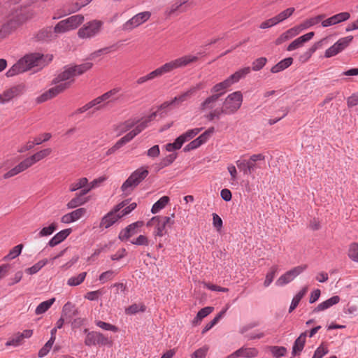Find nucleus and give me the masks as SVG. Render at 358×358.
<instances>
[{
	"label": "nucleus",
	"mask_w": 358,
	"mask_h": 358,
	"mask_svg": "<svg viewBox=\"0 0 358 358\" xmlns=\"http://www.w3.org/2000/svg\"><path fill=\"white\" fill-rule=\"evenodd\" d=\"M62 313L65 315H69V317H73V316L77 315L78 313V311L74 305H73L71 302H67L63 306Z\"/></svg>",
	"instance_id": "09e8293b"
},
{
	"label": "nucleus",
	"mask_w": 358,
	"mask_h": 358,
	"mask_svg": "<svg viewBox=\"0 0 358 358\" xmlns=\"http://www.w3.org/2000/svg\"><path fill=\"white\" fill-rule=\"evenodd\" d=\"M87 202V199L81 198L80 196H76L73 198L71 200H70L67 204V208L69 209H73L76 208L78 206H82L85 204Z\"/></svg>",
	"instance_id": "603ef678"
},
{
	"label": "nucleus",
	"mask_w": 358,
	"mask_h": 358,
	"mask_svg": "<svg viewBox=\"0 0 358 358\" xmlns=\"http://www.w3.org/2000/svg\"><path fill=\"white\" fill-rule=\"evenodd\" d=\"M219 98L216 95L211 94L206 97L200 104V109L203 112H208L204 116L207 120V116L215 108H217V103Z\"/></svg>",
	"instance_id": "a211bd4d"
},
{
	"label": "nucleus",
	"mask_w": 358,
	"mask_h": 358,
	"mask_svg": "<svg viewBox=\"0 0 358 358\" xmlns=\"http://www.w3.org/2000/svg\"><path fill=\"white\" fill-rule=\"evenodd\" d=\"M143 224V221H137L130 224L120 232L118 238L122 241L128 240L130 237L138 234Z\"/></svg>",
	"instance_id": "f3484780"
},
{
	"label": "nucleus",
	"mask_w": 358,
	"mask_h": 358,
	"mask_svg": "<svg viewBox=\"0 0 358 358\" xmlns=\"http://www.w3.org/2000/svg\"><path fill=\"white\" fill-rule=\"evenodd\" d=\"M250 72V67H244L238 71H236L234 73L231 74L230 76L227 78L231 85L235 83H237L241 79L245 77Z\"/></svg>",
	"instance_id": "cd10ccee"
},
{
	"label": "nucleus",
	"mask_w": 358,
	"mask_h": 358,
	"mask_svg": "<svg viewBox=\"0 0 358 358\" xmlns=\"http://www.w3.org/2000/svg\"><path fill=\"white\" fill-rule=\"evenodd\" d=\"M174 217V213H172L171 216H155L147 222V226H155L153 235L162 237L166 234V227H171L173 225Z\"/></svg>",
	"instance_id": "0eeeda50"
},
{
	"label": "nucleus",
	"mask_w": 358,
	"mask_h": 358,
	"mask_svg": "<svg viewBox=\"0 0 358 358\" xmlns=\"http://www.w3.org/2000/svg\"><path fill=\"white\" fill-rule=\"evenodd\" d=\"M240 356L244 358H254L258 356L259 350L253 347H241L238 349Z\"/></svg>",
	"instance_id": "c9c22d12"
},
{
	"label": "nucleus",
	"mask_w": 358,
	"mask_h": 358,
	"mask_svg": "<svg viewBox=\"0 0 358 358\" xmlns=\"http://www.w3.org/2000/svg\"><path fill=\"white\" fill-rule=\"evenodd\" d=\"M71 229H66L57 233L48 242L50 247H55L64 241L71 234Z\"/></svg>",
	"instance_id": "a878e982"
},
{
	"label": "nucleus",
	"mask_w": 358,
	"mask_h": 358,
	"mask_svg": "<svg viewBox=\"0 0 358 358\" xmlns=\"http://www.w3.org/2000/svg\"><path fill=\"white\" fill-rule=\"evenodd\" d=\"M201 128H194L187 130L179 136L173 143H170L166 145V150L168 152H172L175 150L180 149L182 145L196 136L201 130Z\"/></svg>",
	"instance_id": "f8f14e48"
},
{
	"label": "nucleus",
	"mask_w": 358,
	"mask_h": 358,
	"mask_svg": "<svg viewBox=\"0 0 358 358\" xmlns=\"http://www.w3.org/2000/svg\"><path fill=\"white\" fill-rule=\"evenodd\" d=\"M348 255L351 260L358 262V243H352L349 245Z\"/></svg>",
	"instance_id": "3c124183"
},
{
	"label": "nucleus",
	"mask_w": 358,
	"mask_h": 358,
	"mask_svg": "<svg viewBox=\"0 0 358 358\" xmlns=\"http://www.w3.org/2000/svg\"><path fill=\"white\" fill-rule=\"evenodd\" d=\"M177 157V154L172 153L164 157L159 164V168L162 169L171 164Z\"/></svg>",
	"instance_id": "4d7b16f0"
},
{
	"label": "nucleus",
	"mask_w": 358,
	"mask_h": 358,
	"mask_svg": "<svg viewBox=\"0 0 358 358\" xmlns=\"http://www.w3.org/2000/svg\"><path fill=\"white\" fill-rule=\"evenodd\" d=\"M188 0H175L166 10L165 14L167 16L173 15L178 13L184 12L185 10L182 7L187 3Z\"/></svg>",
	"instance_id": "5701e85b"
},
{
	"label": "nucleus",
	"mask_w": 358,
	"mask_h": 358,
	"mask_svg": "<svg viewBox=\"0 0 358 358\" xmlns=\"http://www.w3.org/2000/svg\"><path fill=\"white\" fill-rule=\"evenodd\" d=\"M232 86L227 78L223 81L218 83L213 86L210 90V92L213 95H216L217 97L220 98L226 93L227 90Z\"/></svg>",
	"instance_id": "4be33fe9"
},
{
	"label": "nucleus",
	"mask_w": 358,
	"mask_h": 358,
	"mask_svg": "<svg viewBox=\"0 0 358 358\" xmlns=\"http://www.w3.org/2000/svg\"><path fill=\"white\" fill-rule=\"evenodd\" d=\"M127 205V202L122 201L116 205L110 212L105 215L101 220L99 227L108 229L113 226L115 222L120 219L118 212Z\"/></svg>",
	"instance_id": "ddd939ff"
},
{
	"label": "nucleus",
	"mask_w": 358,
	"mask_h": 358,
	"mask_svg": "<svg viewBox=\"0 0 358 358\" xmlns=\"http://www.w3.org/2000/svg\"><path fill=\"white\" fill-rule=\"evenodd\" d=\"M278 271V266L276 265L272 266L266 275V278L264 282V286L268 287L273 282L276 273Z\"/></svg>",
	"instance_id": "a19ab883"
},
{
	"label": "nucleus",
	"mask_w": 358,
	"mask_h": 358,
	"mask_svg": "<svg viewBox=\"0 0 358 358\" xmlns=\"http://www.w3.org/2000/svg\"><path fill=\"white\" fill-rule=\"evenodd\" d=\"M225 313L226 310L220 311L210 322L206 324L203 329L202 330V334H205L206 332L211 329L218 322V321L224 315Z\"/></svg>",
	"instance_id": "c03bdc74"
},
{
	"label": "nucleus",
	"mask_w": 358,
	"mask_h": 358,
	"mask_svg": "<svg viewBox=\"0 0 358 358\" xmlns=\"http://www.w3.org/2000/svg\"><path fill=\"white\" fill-rule=\"evenodd\" d=\"M152 113H151L148 117H146L145 119L143 120L141 123L143 121H145V120H148V117L152 115ZM140 122H137V121H135L134 120H128L121 124H120L118 126H117V131H119L120 134H122V133H125L127 131H128L129 130H130L131 129H132L133 127H136L138 124H139ZM135 128H134L133 129H134Z\"/></svg>",
	"instance_id": "7c9ffc66"
},
{
	"label": "nucleus",
	"mask_w": 358,
	"mask_h": 358,
	"mask_svg": "<svg viewBox=\"0 0 358 358\" xmlns=\"http://www.w3.org/2000/svg\"><path fill=\"white\" fill-rule=\"evenodd\" d=\"M25 91L24 86L22 85H14L8 89L5 90L1 96H0L1 103L6 104L24 94Z\"/></svg>",
	"instance_id": "dca6fc26"
},
{
	"label": "nucleus",
	"mask_w": 358,
	"mask_h": 358,
	"mask_svg": "<svg viewBox=\"0 0 358 358\" xmlns=\"http://www.w3.org/2000/svg\"><path fill=\"white\" fill-rule=\"evenodd\" d=\"M191 96L192 94L189 93V91L188 90L187 92L178 95V96L174 97L172 100L164 102V103L162 104L161 108H166L172 105H179L181 103L187 100Z\"/></svg>",
	"instance_id": "bb28decb"
},
{
	"label": "nucleus",
	"mask_w": 358,
	"mask_h": 358,
	"mask_svg": "<svg viewBox=\"0 0 358 358\" xmlns=\"http://www.w3.org/2000/svg\"><path fill=\"white\" fill-rule=\"evenodd\" d=\"M292 62H293V59L292 57L285 58V59L280 61L275 65H274L271 69V71L273 73H277L278 72H280V71L286 69L289 66H290L292 65Z\"/></svg>",
	"instance_id": "72a5a7b5"
},
{
	"label": "nucleus",
	"mask_w": 358,
	"mask_h": 358,
	"mask_svg": "<svg viewBox=\"0 0 358 358\" xmlns=\"http://www.w3.org/2000/svg\"><path fill=\"white\" fill-rule=\"evenodd\" d=\"M147 167L141 166L131 173L129 178L123 182L121 186V190L124 194H129L136 187H137L148 176Z\"/></svg>",
	"instance_id": "423d86ee"
},
{
	"label": "nucleus",
	"mask_w": 358,
	"mask_h": 358,
	"mask_svg": "<svg viewBox=\"0 0 358 358\" xmlns=\"http://www.w3.org/2000/svg\"><path fill=\"white\" fill-rule=\"evenodd\" d=\"M198 59L199 57L194 55L189 54L183 55L169 62H166L162 66L148 73L149 77L150 80L159 78L164 74L171 73L176 69L185 68L191 64L196 62Z\"/></svg>",
	"instance_id": "20e7f679"
},
{
	"label": "nucleus",
	"mask_w": 358,
	"mask_h": 358,
	"mask_svg": "<svg viewBox=\"0 0 358 358\" xmlns=\"http://www.w3.org/2000/svg\"><path fill=\"white\" fill-rule=\"evenodd\" d=\"M119 88H113L99 96L102 101L103 106L117 101L119 99Z\"/></svg>",
	"instance_id": "412c9836"
},
{
	"label": "nucleus",
	"mask_w": 358,
	"mask_h": 358,
	"mask_svg": "<svg viewBox=\"0 0 358 358\" xmlns=\"http://www.w3.org/2000/svg\"><path fill=\"white\" fill-rule=\"evenodd\" d=\"M44 138L41 139L40 138H35L34 141H29L25 145H22L19 150V152H24L27 150H31L34 148L35 145H40L43 142L48 141L51 138V134L50 133H44L43 134Z\"/></svg>",
	"instance_id": "b1692460"
},
{
	"label": "nucleus",
	"mask_w": 358,
	"mask_h": 358,
	"mask_svg": "<svg viewBox=\"0 0 358 358\" xmlns=\"http://www.w3.org/2000/svg\"><path fill=\"white\" fill-rule=\"evenodd\" d=\"M84 333L86 334L85 345L87 346L90 347L96 345L108 346L112 345L111 340L99 331H89L87 329H84Z\"/></svg>",
	"instance_id": "9b49d317"
},
{
	"label": "nucleus",
	"mask_w": 358,
	"mask_h": 358,
	"mask_svg": "<svg viewBox=\"0 0 358 358\" xmlns=\"http://www.w3.org/2000/svg\"><path fill=\"white\" fill-rule=\"evenodd\" d=\"M259 325L257 322H251L245 324L241 325L239 327L238 332L240 334L244 336L246 338V335H248L250 330L257 327Z\"/></svg>",
	"instance_id": "8fccbe9b"
},
{
	"label": "nucleus",
	"mask_w": 358,
	"mask_h": 358,
	"mask_svg": "<svg viewBox=\"0 0 358 358\" xmlns=\"http://www.w3.org/2000/svg\"><path fill=\"white\" fill-rule=\"evenodd\" d=\"M18 26L19 23L17 20H11L1 27L0 29V33L5 38L15 31Z\"/></svg>",
	"instance_id": "c85d7f7f"
},
{
	"label": "nucleus",
	"mask_w": 358,
	"mask_h": 358,
	"mask_svg": "<svg viewBox=\"0 0 358 358\" xmlns=\"http://www.w3.org/2000/svg\"><path fill=\"white\" fill-rule=\"evenodd\" d=\"M57 225L55 223H52L48 227H43L38 233L39 237L48 236L53 234L56 230Z\"/></svg>",
	"instance_id": "e2e57ef3"
},
{
	"label": "nucleus",
	"mask_w": 358,
	"mask_h": 358,
	"mask_svg": "<svg viewBox=\"0 0 358 358\" xmlns=\"http://www.w3.org/2000/svg\"><path fill=\"white\" fill-rule=\"evenodd\" d=\"M307 268L306 265H299L292 268L282 274L275 282L278 287H283L293 281L298 275L302 273Z\"/></svg>",
	"instance_id": "4468645a"
},
{
	"label": "nucleus",
	"mask_w": 358,
	"mask_h": 358,
	"mask_svg": "<svg viewBox=\"0 0 358 358\" xmlns=\"http://www.w3.org/2000/svg\"><path fill=\"white\" fill-rule=\"evenodd\" d=\"M57 34L54 32V28L51 27L41 29L36 35L38 41H50L56 38Z\"/></svg>",
	"instance_id": "2f4dec72"
},
{
	"label": "nucleus",
	"mask_w": 358,
	"mask_h": 358,
	"mask_svg": "<svg viewBox=\"0 0 358 358\" xmlns=\"http://www.w3.org/2000/svg\"><path fill=\"white\" fill-rule=\"evenodd\" d=\"M83 21V15L80 14L72 15L59 22L54 27V32L61 34L76 29Z\"/></svg>",
	"instance_id": "9d476101"
},
{
	"label": "nucleus",
	"mask_w": 358,
	"mask_h": 358,
	"mask_svg": "<svg viewBox=\"0 0 358 358\" xmlns=\"http://www.w3.org/2000/svg\"><path fill=\"white\" fill-rule=\"evenodd\" d=\"M295 9L294 8H288L283 11L280 12L279 14H278V17L280 21V22H283L288 17H289L294 12Z\"/></svg>",
	"instance_id": "774afa93"
},
{
	"label": "nucleus",
	"mask_w": 358,
	"mask_h": 358,
	"mask_svg": "<svg viewBox=\"0 0 358 358\" xmlns=\"http://www.w3.org/2000/svg\"><path fill=\"white\" fill-rule=\"evenodd\" d=\"M46 62L45 57L40 53H30L25 55L14 64L6 73L7 77H13L30 70L35 66H45Z\"/></svg>",
	"instance_id": "7ed1b4c3"
},
{
	"label": "nucleus",
	"mask_w": 358,
	"mask_h": 358,
	"mask_svg": "<svg viewBox=\"0 0 358 358\" xmlns=\"http://www.w3.org/2000/svg\"><path fill=\"white\" fill-rule=\"evenodd\" d=\"M94 107H95L96 110H99L101 107H103L102 105V101L99 96L94 99L93 100L90 101L83 106L79 108L76 110V113H83Z\"/></svg>",
	"instance_id": "473e14b6"
},
{
	"label": "nucleus",
	"mask_w": 358,
	"mask_h": 358,
	"mask_svg": "<svg viewBox=\"0 0 358 358\" xmlns=\"http://www.w3.org/2000/svg\"><path fill=\"white\" fill-rule=\"evenodd\" d=\"M314 32L307 33L294 40L287 48V51H293L303 45V44L313 38Z\"/></svg>",
	"instance_id": "aec40b11"
},
{
	"label": "nucleus",
	"mask_w": 358,
	"mask_h": 358,
	"mask_svg": "<svg viewBox=\"0 0 358 358\" xmlns=\"http://www.w3.org/2000/svg\"><path fill=\"white\" fill-rule=\"evenodd\" d=\"M22 250V245H17L15 246L12 250H10L9 253L6 256L4 257V259L5 260H11V259H15V257H18L20 255Z\"/></svg>",
	"instance_id": "bf43d9fd"
},
{
	"label": "nucleus",
	"mask_w": 358,
	"mask_h": 358,
	"mask_svg": "<svg viewBox=\"0 0 358 358\" xmlns=\"http://www.w3.org/2000/svg\"><path fill=\"white\" fill-rule=\"evenodd\" d=\"M328 352V348L322 344L317 348L312 358H322Z\"/></svg>",
	"instance_id": "0e129e2a"
},
{
	"label": "nucleus",
	"mask_w": 358,
	"mask_h": 358,
	"mask_svg": "<svg viewBox=\"0 0 358 358\" xmlns=\"http://www.w3.org/2000/svg\"><path fill=\"white\" fill-rule=\"evenodd\" d=\"M265 156L263 154H255L250 156L248 160L238 159L236 162L237 167L243 174H250L256 169H260L258 162L264 161Z\"/></svg>",
	"instance_id": "6e6552de"
},
{
	"label": "nucleus",
	"mask_w": 358,
	"mask_h": 358,
	"mask_svg": "<svg viewBox=\"0 0 358 358\" xmlns=\"http://www.w3.org/2000/svg\"><path fill=\"white\" fill-rule=\"evenodd\" d=\"M55 301V298H51L47 301L41 302L36 308L35 313L41 315L45 313Z\"/></svg>",
	"instance_id": "4c0bfd02"
},
{
	"label": "nucleus",
	"mask_w": 358,
	"mask_h": 358,
	"mask_svg": "<svg viewBox=\"0 0 358 358\" xmlns=\"http://www.w3.org/2000/svg\"><path fill=\"white\" fill-rule=\"evenodd\" d=\"M268 348L272 355L275 358L284 356L287 352V349L283 346H269Z\"/></svg>",
	"instance_id": "5fc2aeb1"
},
{
	"label": "nucleus",
	"mask_w": 358,
	"mask_h": 358,
	"mask_svg": "<svg viewBox=\"0 0 358 358\" xmlns=\"http://www.w3.org/2000/svg\"><path fill=\"white\" fill-rule=\"evenodd\" d=\"M214 132V128L210 127L208 128L206 131H205L203 134H201L199 137H197L198 140L201 143V145L204 144L209 139L210 136Z\"/></svg>",
	"instance_id": "338daca9"
},
{
	"label": "nucleus",
	"mask_w": 358,
	"mask_h": 358,
	"mask_svg": "<svg viewBox=\"0 0 358 358\" xmlns=\"http://www.w3.org/2000/svg\"><path fill=\"white\" fill-rule=\"evenodd\" d=\"M103 22L94 20L85 23L78 31V36L81 39H91L98 36L103 28Z\"/></svg>",
	"instance_id": "1a4fd4ad"
},
{
	"label": "nucleus",
	"mask_w": 358,
	"mask_h": 358,
	"mask_svg": "<svg viewBox=\"0 0 358 358\" xmlns=\"http://www.w3.org/2000/svg\"><path fill=\"white\" fill-rule=\"evenodd\" d=\"M335 24H339L350 19V14L348 12H342L333 15Z\"/></svg>",
	"instance_id": "69168bd1"
},
{
	"label": "nucleus",
	"mask_w": 358,
	"mask_h": 358,
	"mask_svg": "<svg viewBox=\"0 0 358 358\" xmlns=\"http://www.w3.org/2000/svg\"><path fill=\"white\" fill-rule=\"evenodd\" d=\"M88 180L87 178H80L77 181L71 183L69 187L70 192H76L81 188L87 186Z\"/></svg>",
	"instance_id": "49530a36"
},
{
	"label": "nucleus",
	"mask_w": 358,
	"mask_h": 358,
	"mask_svg": "<svg viewBox=\"0 0 358 358\" xmlns=\"http://www.w3.org/2000/svg\"><path fill=\"white\" fill-rule=\"evenodd\" d=\"M307 336L306 332H303L300 334V336L295 340L293 347H292V355H296L299 354L303 349L306 339Z\"/></svg>",
	"instance_id": "c756f323"
},
{
	"label": "nucleus",
	"mask_w": 358,
	"mask_h": 358,
	"mask_svg": "<svg viewBox=\"0 0 358 358\" xmlns=\"http://www.w3.org/2000/svg\"><path fill=\"white\" fill-rule=\"evenodd\" d=\"M86 275V272H82L76 276H72L68 279L67 285L69 286H78L84 281Z\"/></svg>",
	"instance_id": "37998d69"
},
{
	"label": "nucleus",
	"mask_w": 358,
	"mask_h": 358,
	"mask_svg": "<svg viewBox=\"0 0 358 358\" xmlns=\"http://www.w3.org/2000/svg\"><path fill=\"white\" fill-rule=\"evenodd\" d=\"M116 274H117L116 271H113V270H108L107 271L102 273L99 275V280L102 284H103L109 280H113Z\"/></svg>",
	"instance_id": "13d9d810"
},
{
	"label": "nucleus",
	"mask_w": 358,
	"mask_h": 358,
	"mask_svg": "<svg viewBox=\"0 0 358 358\" xmlns=\"http://www.w3.org/2000/svg\"><path fill=\"white\" fill-rule=\"evenodd\" d=\"M295 34H294V31L292 30V29H289L288 30L285 31L282 34H281L275 41V44L278 45L280 44H282L287 41H289V39L295 37Z\"/></svg>",
	"instance_id": "ea45409f"
},
{
	"label": "nucleus",
	"mask_w": 358,
	"mask_h": 358,
	"mask_svg": "<svg viewBox=\"0 0 358 358\" xmlns=\"http://www.w3.org/2000/svg\"><path fill=\"white\" fill-rule=\"evenodd\" d=\"M87 212L84 208H80L69 213L64 215L61 218V222L65 224L74 222L83 217Z\"/></svg>",
	"instance_id": "6ab92c4d"
},
{
	"label": "nucleus",
	"mask_w": 358,
	"mask_h": 358,
	"mask_svg": "<svg viewBox=\"0 0 358 358\" xmlns=\"http://www.w3.org/2000/svg\"><path fill=\"white\" fill-rule=\"evenodd\" d=\"M48 263V259H42L37 263H36L32 266L27 268L25 269V272L29 275H34L38 273L43 266H45Z\"/></svg>",
	"instance_id": "79ce46f5"
},
{
	"label": "nucleus",
	"mask_w": 358,
	"mask_h": 358,
	"mask_svg": "<svg viewBox=\"0 0 358 358\" xmlns=\"http://www.w3.org/2000/svg\"><path fill=\"white\" fill-rule=\"evenodd\" d=\"M339 301L340 297L338 296H334L318 304V306L313 309V313H315L324 311L334 305L337 304Z\"/></svg>",
	"instance_id": "393cba45"
},
{
	"label": "nucleus",
	"mask_w": 358,
	"mask_h": 358,
	"mask_svg": "<svg viewBox=\"0 0 358 358\" xmlns=\"http://www.w3.org/2000/svg\"><path fill=\"white\" fill-rule=\"evenodd\" d=\"M243 101V94L241 91H236L229 94L222 102L221 108H215L208 116L207 120L213 122L220 120L223 115H234L241 108Z\"/></svg>",
	"instance_id": "f03ea898"
},
{
	"label": "nucleus",
	"mask_w": 358,
	"mask_h": 358,
	"mask_svg": "<svg viewBox=\"0 0 358 358\" xmlns=\"http://www.w3.org/2000/svg\"><path fill=\"white\" fill-rule=\"evenodd\" d=\"M208 350L209 348L207 345L199 348L191 355V358H206Z\"/></svg>",
	"instance_id": "680f3d73"
},
{
	"label": "nucleus",
	"mask_w": 358,
	"mask_h": 358,
	"mask_svg": "<svg viewBox=\"0 0 358 358\" xmlns=\"http://www.w3.org/2000/svg\"><path fill=\"white\" fill-rule=\"evenodd\" d=\"M52 149L45 148L42 150H40L39 152H36L33 155L30 156L29 158L31 159L32 163L34 164L35 163L39 162L40 160L50 155Z\"/></svg>",
	"instance_id": "58836bf2"
},
{
	"label": "nucleus",
	"mask_w": 358,
	"mask_h": 358,
	"mask_svg": "<svg viewBox=\"0 0 358 358\" xmlns=\"http://www.w3.org/2000/svg\"><path fill=\"white\" fill-rule=\"evenodd\" d=\"M266 62L267 59L266 57H259L252 63V69L255 71H258L266 65Z\"/></svg>",
	"instance_id": "052dcab7"
},
{
	"label": "nucleus",
	"mask_w": 358,
	"mask_h": 358,
	"mask_svg": "<svg viewBox=\"0 0 358 358\" xmlns=\"http://www.w3.org/2000/svg\"><path fill=\"white\" fill-rule=\"evenodd\" d=\"M55 340V337L51 336V338L47 341L44 346L39 350V357H43L48 355L54 344Z\"/></svg>",
	"instance_id": "864d4df0"
},
{
	"label": "nucleus",
	"mask_w": 358,
	"mask_h": 358,
	"mask_svg": "<svg viewBox=\"0 0 358 358\" xmlns=\"http://www.w3.org/2000/svg\"><path fill=\"white\" fill-rule=\"evenodd\" d=\"M95 324L97 327H99V328H101L105 331H110L113 332H117L119 330L116 326L111 324L110 323H108V322L101 321V320L95 321Z\"/></svg>",
	"instance_id": "6e6d98bb"
},
{
	"label": "nucleus",
	"mask_w": 358,
	"mask_h": 358,
	"mask_svg": "<svg viewBox=\"0 0 358 358\" xmlns=\"http://www.w3.org/2000/svg\"><path fill=\"white\" fill-rule=\"evenodd\" d=\"M353 36H348L346 37L341 38L335 43V44L340 50V52H342L350 45Z\"/></svg>",
	"instance_id": "de8ad7c7"
},
{
	"label": "nucleus",
	"mask_w": 358,
	"mask_h": 358,
	"mask_svg": "<svg viewBox=\"0 0 358 358\" xmlns=\"http://www.w3.org/2000/svg\"><path fill=\"white\" fill-rule=\"evenodd\" d=\"M151 17L150 11L139 13L127 20L122 27L125 31H130L148 21Z\"/></svg>",
	"instance_id": "2eb2a0df"
},
{
	"label": "nucleus",
	"mask_w": 358,
	"mask_h": 358,
	"mask_svg": "<svg viewBox=\"0 0 358 358\" xmlns=\"http://www.w3.org/2000/svg\"><path fill=\"white\" fill-rule=\"evenodd\" d=\"M308 292V287H303L298 293L295 294L293 297L289 308V312L292 313L299 305L301 299Z\"/></svg>",
	"instance_id": "f704fd0d"
},
{
	"label": "nucleus",
	"mask_w": 358,
	"mask_h": 358,
	"mask_svg": "<svg viewBox=\"0 0 358 358\" xmlns=\"http://www.w3.org/2000/svg\"><path fill=\"white\" fill-rule=\"evenodd\" d=\"M92 67L91 62H85L73 66H65L64 70L53 80L55 85L37 97V102L43 103L62 93L71 86L75 77L82 75Z\"/></svg>",
	"instance_id": "f257e3e1"
},
{
	"label": "nucleus",
	"mask_w": 358,
	"mask_h": 358,
	"mask_svg": "<svg viewBox=\"0 0 358 358\" xmlns=\"http://www.w3.org/2000/svg\"><path fill=\"white\" fill-rule=\"evenodd\" d=\"M169 201V197L167 196H163L157 201H156L152 208L151 212L153 214L159 213L161 210L165 208Z\"/></svg>",
	"instance_id": "e433bc0d"
},
{
	"label": "nucleus",
	"mask_w": 358,
	"mask_h": 358,
	"mask_svg": "<svg viewBox=\"0 0 358 358\" xmlns=\"http://www.w3.org/2000/svg\"><path fill=\"white\" fill-rule=\"evenodd\" d=\"M145 306L143 303H134L126 308L125 313L127 315H135L139 312H144Z\"/></svg>",
	"instance_id": "a18cd8bd"
},
{
	"label": "nucleus",
	"mask_w": 358,
	"mask_h": 358,
	"mask_svg": "<svg viewBox=\"0 0 358 358\" xmlns=\"http://www.w3.org/2000/svg\"><path fill=\"white\" fill-rule=\"evenodd\" d=\"M157 115L156 112L152 113V114L148 117V120L143 121L139 124H138L134 129H132L129 133H127L125 136L119 139L113 146L109 148L106 152V155H110L115 153L117 150L121 148L124 145L131 141L135 136H136L138 134H140L142 131H143L148 125V123L153 120Z\"/></svg>",
	"instance_id": "39448f33"
}]
</instances>
